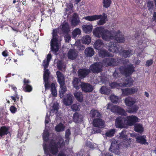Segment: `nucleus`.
I'll return each instance as SVG.
<instances>
[{"instance_id": "nucleus-1", "label": "nucleus", "mask_w": 156, "mask_h": 156, "mask_svg": "<svg viewBox=\"0 0 156 156\" xmlns=\"http://www.w3.org/2000/svg\"><path fill=\"white\" fill-rule=\"evenodd\" d=\"M51 58V55L49 54L47 55L46 59L44 60L43 61V66L44 69L43 75V79L46 90L48 89L50 87V83L48 81L50 73L49 70L48 69H46V68L48 67Z\"/></svg>"}, {"instance_id": "nucleus-2", "label": "nucleus", "mask_w": 156, "mask_h": 156, "mask_svg": "<svg viewBox=\"0 0 156 156\" xmlns=\"http://www.w3.org/2000/svg\"><path fill=\"white\" fill-rule=\"evenodd\" d=\"M128 61H127L126 63L123 62V64L124 65L125 64V66L124 67L121 66L119 69L121 73L122 74H124L126 77L131 75L134 71L133 65L131 64H128Z\"/></svg>"}, {"instance_id": "nucleus-3", "label": "nucleus", "mask_w": 156, "mask_h": 156, "mask_svg": "<svg viewBox=\"0 0 156 156\" xmlns=\"http://www.w3.org/2000/svg\"><path fill=\"white\" fill-rule=\"evenodd\" d=\"M119 33L120 31L119 30H112L110 31H109L105 29L104 35L102 36V39L106 41L114 40L115 36H117V34Z\"/></svg>"}, {"instance_id": "nucleus-4", "label": "nucleus", "mask_w": 156, "mask_h": 156, "mask_svg": "<svg viewBox=\"0 0 156 156\" xmlns=\"http://www.w3.org/2000/svg\"><path fill=\"white\" fill-rule=\"evenodd\" d=\"M107 108L111 110L113 112H117L121 115L126 116L127 115L126 112L124 109L117 105L113 106L111 104H108Z\"/></svg>"}, {"instance_id": "nucleus-5", "label": "nucleus", "mask_w": 156, "mask_h": 156, "mask_svg": "<svg viewBox=\"0 0 156 156\" xmlns=\"http://www.w3.org/2000/svg\"><path fill=\"white\" fill-rule=\"evenodd\" d=\"M55 30H53V38L51 42V50L57 52L59 49V44L58 43L57 37H58L55 32Z\"/></svg>"}, {"instance_id": "nucleus-6", "label": "nucleus", "mask_w": 156, "mask_h": 156, "mask_svg": "<svg viewBox=\"0 0 156 156\" xmlns=\"http://www.w3.org/2000/svg\"><path fill=\"white\" fill-rule=\"evenodd\" d=\"M125 119L127 127L128 126H132L140 121V119L137 116L133 115L127 116L125 118Z\"/></svg>"}, {"instance_id": "nucleus-7", "label": "nucleus", "mask_w": 156, "mask_h": 156, "mask_svg": "<svg viewBox=\"0 0 156 156\" xmlns=\"http://www.w3.org/2000/svg\"><path fill=\"white\" fill-rule=\"evenodd\" d=\"M121 60H122L120 59L116 60L113 58L109 57L103 60V64L106 66H115L117 65L118 63L120 62Z\"/></svg>"}, {"instance_id": "nucleus-8", "label": "nucleus", "mask_w": 156, "mask_h": 156, "mask_svg": "<svg viewBox=\"0 0 156 156\" xmlns=\"http://www.w3.org/2000/svg\"><path fill=\"white\" fill-rule=\"evenodd\" d=\"M115 125L116 127L123 128H127V126L125 119H124L121 117H119L117 118L115 121Z\"/></svg>"}, {"instance_id": "nucleus-9", "label": "nucleus", "mask_w": 156, "mask_h": 156, "mask_svg": "<svg viewBox=\"0 0 156 156\" xmlns=\"http://www.w3.org/2000/svg\"><path fill=\"white\" fill-rule=\"evenodd\" d=\"M102 64L101 62L96 63L92 65L90 67V70L93 73H99L102 71Z\"/></svg>"}, {"instance_id": "nucleus-10", "label": "nucleus", "mask_w": 156, "mask_h": 156, "mask_svg": "<svg viewBox=\"0 0 156 156\" xmlns=\"http://www.w3.org/2000/svg\"><path fill=\"white\" fill-rule=\"evenodd\" d=\"M119 147L117 142L115 140H112L109 150L116 154H119Z\"/></svg>"}, {"instance_id": "nucleus-11", "label": "nucleus", "mask_w": 156, "mask_h": 156, "mask_svg": "<svg viewBox=\"0 0 156 156\" xmlns=\"http://www.w3.org/2000/svg\"><path fill=\"white\" fill-rule=\"evenodd\" d=\"M105 29L102 27H97L95 28L93 31L94 35L96 37L100 38L104 35Z\"/></svg>"}, {"instance_id": "nucleus-12", "label": "nucleus", "mask_w": 156, "mask_h": 156, "mask_svg": "<svg viewBox=\"0 0 156 156\" xmlns=\"http://www.w3.org/2000/svg\"><path fill=\"white\" fill-rule=\"evenodd\" d=\"M81 87L83 91L85 92L92 91L93 89V86L89 83L82 82L81 83Z\"/></svg>"}, {"instance_id": "nucleus-13", "label": "nucleus", "mask_w": 156, "mask_h": 156, "mask_svg": "<svg viewBox=\"0 0 156 156\" xmlns=\"http://www.w3.org/2000/svg\"><path fill=\"white\" fill-rule=\"evenodd\" d=\"M94 126L100 128H102L104 126V122L100 119H96L93 121Z\"/></svg>"}, {"instance_id": "nucleus-14", "label": "nucleus", "mask_w": 156, "mask_h": 156, "mask_svg": "<svg viewBox=\"0 0 156 156\" xmlns=\"http://www.w3.org/2000/svg\"><path fill=\"white\" fill-rule=\"evenodd\" d=\"M71 22L72 25L74 27L76 26L80 23V21L78 15L76 13L73 14L72 17Z\"/></svg>"}, {"instance_id": "nucleus-15", "label": "nucleus", "mask_w": 156, "mask_h": 156, "mask_svg": "<svg viewBox=\"0 0 156 156\" xmlns=\"http://www.w3.org/2000/svg\"><path fill=\"white\" fill-rule=\"evenodd\" d=\"M100 16L98 18L99 19L97 22V24L98 25H102L105 24L107 21V16L105 13L102 15H98Z\"/></svg>"}, {"instance_id": "nucleus-16", "label": "nucleus", "mask_w": 156, "mask_h": 156, "mask_svg": "<svg viewBox=\"0 0 156 156\" xmlns=\"http://www.w3.org/2000/svg\"><path fill=\"white\" fill-rule=\"evenodd\" d=\"M90 72V71L88 69H80L78 71V75L80 78H84Z\"/></svg>"}, {"instance_id": "nucleus-17", "label": "nucleus", "mask_w": 156, "mask_h": 156, "mask_svg": "<svg viewBox=\"0 0 156 156\" xmlns=\"http://www.w3.org/2000/svg\"><path fill=\"white\" fill-rule=\"evenodd\" d=\"M107 48L108 50L113 52H118L119 51L118 48L114 43L110 42Z\"/></svg>"}, {"instance_id": "nucleus-18", "label": "nucleus", "mask_w": 156, "mask_h": 156, "mask_svg": "<svg viewBox=\"0 0 156 156\" xmlns=\"http://www.w3.org/2000/svg\"><path fill=\"white\" fill-rule=\"evenodd\" d=\"M77 56L76 51L74 49H70L68 53V57L69 59L73 60L75 59Z\"/></svg>"}, {"instance_id": "nucleus-19", "label": "nucleus", "mask_w": 156, "mask_h": 156, "mask_svg": "<svg viewBox=\"0 0 156 156\" xmlns=\"http://www.w3.org/2000/svg\"><path fill=\"white\" fill-rule=\"evenodd\" d=\"M73 96L72 94H69L67 95L66 98H64L63 103L66 105H70L73 103Z\"/></svg>"}, {"instance_id": "nucleus-20", "label": "nucleus", "mask_w": 156, "mask_h": 156, "mask_svg": "<svg viewBox=\"0 0 156 156\" xmlns=\"http://www.w3.org/2000/svg\"><path fill=\"white\" fill-rule=\"evenodd\" d=\"M125 102L127 106L130 107L136 102V100L132 98L128 97L125 99Z\"/></svg>"}, {"instance_id": "nucleus-21", "label": "nucleus", "mask_w": 156, "mask_h": 156, "mask_svg": "<svg viewBox=\"0 0 156 156\" xmlns=\"http://www.w3.org/2000/svg\"><path fill=\"white\" fill-rule=\"evenodd\" d=\"M103 45L104 43L100 39H98L94 42V47L95 49L100 50L103 47Z\"/></svg>"}, {"instance_id": "nucleus-22", "label": "nucleus", "mask_w": 156, "mask_h": 156, "mask_svg": "<svg viewBox=\"0 0 156 156\" xmlns=\"http://www.w3.org/2000/svg\"><path fill=\"white\" fill-rule=\"evenodd\" d=\"M56 75L58 78V81L60 85H62L64 84L65 79L63 75L59 71L56 72Z\"/></svg>"}, {"instance_id": "nucleus-23", "label": "nucleus", "mask_w": 156, "mask_h": 156, "mask_svg": "<svg viewBox=\"0 0 156 156\" xmlns=\"http://www.w3.org/2000/svg\"><path fill=\"white\" fill-rule=\"evenodd\" d=\"M84 53L87 57H91L94 55V51L92 48L89 47L85 49Z\"/></svg>"}, {"instance_id": "nucleus-24", "label": "nucleus", "mask_w": 156, "mask_h": 156, "mask_svg": "<svg viewBox=\"0 0 156 156\" xmlns=\"http://www.w3.org/2000/svg\"><path fill=\"white\" fill-rule=\"evenodd\" d=\"M146 137L145 136H138L136 137V141L141 144H146L148 143L146 141Z\"/></svg>"}, {"instance_id": "nucleus-25", "label": "nucleus", "mask_w": 156, "mask_h": 156, "mask_svg": "<svg viewBox=\"0 0 156 156\" xmlns=\"http://www.w3.org/2000/svg\"><path fill=\"white\" fill-rule=\"evenodd\" d=\"M93 26L92 25H83L82 26L83 31L86 33L90 32L92 30Z\"/></svg>"}, {"instance_id": "nucleus-26", "label": "nucleus", "mask_w": 156, "mask_h": 156, "mask_svg": "<svg viewBox=\"0 0 156 156\" xmlns=\"http://www.w3.org/2000/svg\"><path fill=\"white\" fill-rule=\"evenodd\" d=\"M74 95L78 101L80 102L83 101V96L82 92L76 91L74 93Z\"/></svg>"}, {"instance_id": "nucleus-27", "label": "nucleus", "mask_w": 156, "mask_h": 156, "mask_svg": "<svg viewBox=\"0 0 156 156\" xmlns=\"http://www.w3.org/2000/svg\"><path fill=\"white\" fill-rule=\"evenodd\" d=\"M117 35V36H115L114 40H115L116 41L119 43H123L125 40L123 36L120 34V33Z\"/></svg>"}, {"instance_id": "nucleus-28", "label": "nucleus", "mask_w": 156, "mask_h": 156, "mask_svg": "<svg viewBox=\"0 0 156 156\" xmlns=\"http://www.w3.org/2000/svg\"><path fill=\"white\" fill-rule=\"evenodd\" d=\"M80 80L78 78H74L73 81V84L74 87L76 89H79L80 87V86H81Z\"/></svg>"}, {"instance_id": "nucleus-29", "label": "nucleus", "mask_w": 156, "mask_h": 156, "mask_svg": "<svg viewBox=\"0 0 156 156\" xmlns=\"http://www.w3.org/2000/svg\"><path fill=\"white\" fill-rule=\"evenodd\" d=\"M9 128L5 126L1 127L0 129V136H2L5 135H7L9 133Z\"/></svg>"}, {"instance_id": "nucleus-30", "label": "nucleus", "mask_w": 156, "mask_h": 156, "mask_svg": "<svg viewBox=\"0 0 156 156\" xmlns=\"http://www.w3.org/2000/svg\"><path fill=\"white\" fill-rule=\"evenodd\" d=\"M100 16L97 15H95L90 16H86L83 19L90 21H93L98 20Z\"/></svg>"}, {"instance_id": "nucleus-31", "label": "nucleus", "mask_w": 156, "mask_h": 156, "mask_svg": "<svg viewBox=\"0 0 156 156\" xmlns=\"http://www.w3.org/2000/svg\"><path fill=\"white\" fill-rule=\"evenodd\" d=\"M133 82V80L131 78H128V80L126 79L125 82L123 84H121V86L123 87L130 86L132 85Z\"/></svg>"}, {"instance_id": "nucleus-32", "label": "nucleus", "mask_w": 156, "mask_h": 156, "mask_svg": "<svg viewBox=\"0 0 156 156\" xmlns=\"http://www.w3.org/2000/svg\"><path fill=\"white\" fill-rule=\"evenodd\" d=\"M82 41L83 43L89 44L91 42V39L89 36L86 35L83 37Z\"/></svg>"}, {"instance_id": "nucleus-33", "label": "nucleus", "mask_w": 156, "mask_h": 156, "mask_svg": "<svg viewBox=\"0 0 156 156\" xmlns=\"http://www.w3.org/2000/svg\"><path fill=\"white\" fill-rule=\"evenodd\" d=\"M100 115V113L97 110H92L90 113V116L92 118L95 117H99Z\"/></svg>"}, {"instance_id": "nucleus-34", "label": "nucleus", "mask_w": 156, "mask_h": 156, "mask_svg": "<svg viewBox=\"0 0 156 156\" xmlns=\"http://www.w3.org/2000/svg\"><path fill=\"white\" fill-rule=\"evenodd\" d=\"M50 87L52 95L54 96H56L57 95V93L55 84L54 83H51L50 86Z\"/></svg>"}, {"instance_id": "nucleus-35", "label": "nucleus", "mask_w": 156, "mask_h": 156, "mask_svg": "<svg viewBox=\"0 0 156 156\" xmlns=\"http://www.w3.org/2000/svg\"><path fill=\"white\" fill-rule=\"evenodd\" d=\"M81 31L79 28H76L74 29L72 32L73 37L75 38L77 35L80 34Z\"/></svg>"}, {"instance_id": "nucleus-36", "label": "nucleus", "mask_w": 156, "mask_h": 156, "mask_svg": "<svg viewBox=\"0 0 156 156\" xmlns=\"http://www.w3.org/2000/svg\"><path fill=\"white\" fill-rule=\"evenodd\" d=\"M139 108L138 106L134 105L130 109L128 110L127 112L129 113H135L138 110Z\"/></svg>"}, {"instance_id": "nucleus-37", "label": "nucleus", "mask_w": 156, "mask_h": 156, "mask_svg": "<svg viewBox=\"0 0 156 156\" xmlns=\"http://www.w3.org/2000/svg\"><path fill=\"white\" fill-rule=\"evenodd\" d=\"M134 127L135 130L136 132H142L144 130V128L142 125L139 124H136L135 125Z\"/></svg>"}, {"instance_id": "nucleus-38", "label": "nucleus", "mask_w": 156, "mask_h": 156, "mask_svg": "<svg viewBox=\"0 0 156 156\" xmlns=\"http://www.w3.org/2000/svg\"><path fill=\"white\" fill-rule=\"evenodd\" d=\"M60 87L61 90L59 92V96L61 98L62 97L63 94L66 90V86H64V84L62 85H60Z\"/></svg>"}, {"instance_id": "nucleus-39", "label": "nucleus", "mask_w": 156, "mask_h": 156, "mask_svg": "<svg viewBox=\"0 0 156 156\" xmlns=\"http://www.w3.org/2000/svg\"><path fill=\"white\" fill-rule=\"evenodd\" d=\"M65 127L63 125L62 123H59L55 127V129L57 132H59L64 130Z\"/></svg>"}, {"instance_id": "nucleus-40", "label": "nucleus", "mask_w": 156, "mask_h": 156, "mask_svg": "<svg viewBox=\"0 0 156 156\" xmlns=\"http://www.w3.org/2000/svg\"><path fill=\"white\" fill-rule=\"evenodd\" d=\"M62 30L64 32L67 33L69 31V26L67 23H65L62 26Z\"/></svg>"}, {"instance_id": "nucleus-41", "label": "nucleus", "mask_w": 156, "mask_h": 156, "mask_svg": "<svg viewBox=\"0 0 156 156\" xmlns=\"http://www.w3.org/2000/svg\"><path fill=\"white\" fill-rule=\"evenodd\" d=\"M100 92L102 94H109L110 93V90L107 88L106 87H102L100 89Z\"/></svg>"}, {"instance_id": "nucleus-42", "label": "nucleus", "mask_w": 156, "mask_h": 156, "mask_svg": "<svg viewBox=\"0 0 156 156\" xmlns=\"http://www.w3.org/2000/svg\"><path fill=\"white\" fill-rule=\"evenodd\" d=\"M132 51L131 50H124L122 52V55L124 57L127 58L130 56L132 54Z\"/></svg>"}, {"instance_id": "nucleus-43", "label": "nucleus", "mask_w": 156, "mask_h": 156, "mask_svg": "<svg viewBox=\"0 0 156 156\" xmlns=\"http://www.w3.org/2000/svg\"><path fill=\"white\" fill-rule=\"evenodd\" d=\"M71 133L69 129L67 130L66 132L65 138L66 139V143L68 144L69 141V136L70 135Z\"/></svg>"}, {"instance_id": "nucleus-44", "label": "nucleus", "mask_w": 156, "mask_h": 156, "mask_svg": "<svg viewBox=\"0 0 156 156\" xmlns=\"http://www.w3.org/2000/svg\"><path fill=\"white\" fill-rule=\"evenodd\" d=\"M115 132V130L112 129L108 130L106 133V135L108 137H112L113 136Z\"/></svg>"}, {"instance_id": "nucleus-45", "label": "nucleus", "mask_w": 156, "mask_h": 156, "mask_svg": "<svg viewBox=\"0 0 156 156\" xmlns=\"http://www.w3.org/2000/svg\"><path fill=\"white\" fill-rule=\"evenodd\" d=\"M111 0H103V7L105 8H108L111 4Z\"/></svg>"}, {"instance_id": "nucleus-46", "label": "nucleus", "mask_w": 156, "mask_h": 156, "mask_svg": "<svg viewBox=\"0 0 156 156\" xmlns=\"http://www.w3.org/2000/svg\"><path fill=\"white\" fill-rule=\"evenodd\" d=\"M23 89L26 92H30L32 89V87L28 84L23 85Z\"/></svg>"}, {"instance_id": "nucleus-47", "label": "nucleus", "mask_w": 156, "mask_h": 156, "mask_svg": "<svg viewBox=\"0 0 156 156\" xmlns=\"http://www.w3.org/2000/svg\"><path fill=\"white\" fill-rule=\"evenodd\" d=\"M110 99L111 101L113 103H117L119 101V98L114 95H112L110 97Z\"/></svg>"}, {"instance_id": "nucleus-48", "label": "nucleus", "mask_w": 156, "mask_h": 156, "mask_svg": "<svg viewBox=\"0 0 156 156\" xmlns=\"http://www.w3.org/2000/svg\"><path fill=\"white\" fill-rule=\"evenodd\" d=\"M99 55L102 57L109 56L108 53L106 50H101L99 52Z\"/></svg>"}, {"instance_id": "nucleus-49", "label": "nucleus", "mask_w": 156, "mask_h": 156, "mask_svg": "<svg viewBox=\"0 0 156 156\" xmlns=\"http://www.w3.org/2000/svg\"><path fill=\"white\" fill-rule=\"evenodd\" d=\"M71 109L74 111H76L80 110V106L77 104H74L71 106Z\"/></svg>"}, {"instance_id": "nucleus-50", "label": "nucleus", "mask_w": 156, "mask_h": 156, "mask_svg": "<svg viewBox=\"0 0 156 156\" xmlns=\"http://www.w3.org/2000/svg\"><path fill=\"white\" fill-rule=\"evenodd\" d=\"M126 131L124 130H123L121 133H120L119 135V137L120 139L125 138V139H126Z\"/></svg>"}, {"instance_id": "nucleus-51", "label": "nucleus", "mask_w": 156, "mask_h": 156, "mask_svg": "<svg viewBox=\"0 0 156 156\" xmlns=\"http://www.w3.org/2000/svg\"><path fill=\"white\" fill-rule=\"evenodd\" d=\"M49 134L48 131L45 130L43 134V138L44 141H47L48 139Z\"/></svg>"}, {"instance_id": "nucleus-52", "label": "nucleus", "mask_w": 156, "mask_h": 156, "mask_svg": "<svg viewBox=\"0 0 156 156\" xmlns=\"http://www.w3.org/2000/svg\"><path fill=\"white\" fill-rule=\"evenodd\" d=\"M121 84H122V83H120L119 84L117 83H116L115 82H113L112 83H110V86L112 87V88H115L117 87L118 88H119V86L122 87L121 86Z\"/></svg>"}, {"instance_id": "nucleus-53", "label": "nucleus", "mask_w": 156, "mask_h": 156, "mask_svg": "<svg viewBox=\"0 0 156 156\" xmlns=\"http://www.w3.org/2000/svg\"><path fill=\"white\" fill-rule=\"evenodd\" d=\"M73 121L76 122H77L79 121V114L77 113H75L73 115Z\"/></svg>"}, {"instance_id": "nucleus-54", "label": "nucleus", "mask_w": 156, "mask_h": 156, "mask_svg": "<svg viewBox=\"0 0 156 156\" xmlns=\"http://www.w3.org/2000/svg\"><path fill=\"white\" fill-rule=\"evenodd\" d=\"M122 94L125 95H127L129 94H129V88H127L125 89H122Z\"/></svg>"}, {"instance_id": "nucleus-55", "label": "nucleus", "mask_w": 156, "mask_h": 156, "mask_svg": "<svg viewBox=\"0 0 156 156\" xmlns=\"http://www.w3.org/2000/svg\"><path fill=\"white\" fill-rule=\"evenodd\" d=\"M129 94H133L136 93L137 91V89L135 88H129Z\"/></svg>"}, {"instance_id": "nucleus-56", "label": "nucleus", "mask_w": 156, "mask_h": 156, "mask_svg": "<svg viewBox=\"0 0 156 156\" xmlns=\"http://www.w3.org/2000/svg\"><path fill=\"white\" fill-rule=\"evenodd\" d=\"M86 145L89 148L92 149H94V148L96 146V145H94L91 143L90 142H87L86 144Z\"/></svg>"}, {"instance_id": "nucleus-57", "label": "nucleus", "mask_w": 156, "mask_h": 156, "mask_svg": "<svg viewBox=\"0 0 156 156\" xmlns=\"http://www.w3.org/2000/svg\"><path fill=\"white\" fill-rule=\"evenodd\" d=\"M10 110L12 113H15L17 111V108L14 106H11L10 108Z\"/></svg>"}, {"instance_id": "nucleus-58", "label": "nucleus", "mask_w": 156, "mask_h": 156, "mask_svg": "<svg viewBox=\"0 0 156 156\" xmlns=\"http://www.w3.org/2000/svg\"><path fill=\"white\" fill-rule=\"evenodd\" d=\"M65 41L66 42H69L70 40L71 37L69 35L67 34L65 36Z\"/></svg>"}, {"instance_id": "nucleus-59", "label": "nucleus", "mask_w": 156, "mask_h": 156, "mask_svg": "<svg viewBox=\"0 0 156 156\" xmlns=\"http://www.w3.org/2000/svg\"><path fill=\"white\" fill-rule=\"evenodd\" d=\"M153 6V3L151 1H149L148 2L147 7L149 8V9L152 8Z\"/></svg>"}, {"instance_id": "nucleus-60", "label": "nucleus", "mask_w": 156, "mask_h": 156, "mask_svg": "<svg viewBox=\"0 0 156 156\" xmlns=\"http://www.w3.org/2000/svg\"><path fill=\"white\" fill-rule=\"evenodd\" d=\"M153 63V61L152 60H150L147 61L146 64V65L147 66H149L151 65Z\"/></svg>"}, {"instance_id": "nucleus-61", "label": "nucleus", "mask_w": 156, "mask_h": 156, "mask_svg": "<svg viewBox=\"0 0 156 156\" xmlns=\"http://www.w3.org/2000/svg\"><path fill=\"white\" fill-rule=\"evenodd\" d=\"M11 98L14 101V102H15L16 100V98L17 99H19V97L18 95L17 94H16L15 95V97L14 96H11Z\"/></svg>"}, {"instance_id": "nucleus-62", "label": "nucleus", "mask_w": 156, "mask_h": 156, "mask_svg": "<svg viewBox=\"0 0 156 156\" xmlns=\"http://www.w3.org/2000/svg\"><path fill=\"white\" fill-rule=\"evenodd\" d=\"M67 7L70 9H72L73 7V5L72 4L69 3L67 5Z\"/></svg>"}, {"instance_id": "nucleus-63", "label": "nucleus", "mask_w": 156, "mask_h": 156, "mask_svg": "<svg viewBox=\"0 0 156 156\" xmlns=\"http://www.w3.org/2000/svg\"><path fill=\"white\" fill-rule=\"evenodd\" d=\"M103 156H112V155L108 152L104 153H103Z\"/></svg>"}, {"instance_id": "nucleus-64", "label": "nucleus", "mask_w": 156, "mask_h": 156, "mask_svg": "<svg viewBox=\"0 0 156 156\" xmlns=\"http://www.w3.org/2000/svg\"><path fill=\"white\" fill-rule=\"evenodd\" d=\"M53 108L54 109V111H57L58 109V106L55 105H54L53 106Z\"/></svg>"}]
</instances>
